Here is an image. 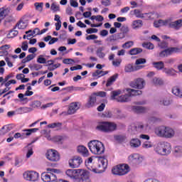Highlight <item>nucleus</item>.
Returning a JSON list of instances; mask_svg holds the SVG:
<instances>
[{"mask_svg":"<svg viewBox=\"0 0 182 182\" xmlns=\"http://www.w3.org/2000/svg\"><path fill=\"white\" fill-rule=\"evenodd\" d=\"M164 73H166L167 76H174L176 75V70L173 68H164Z\"/></svg>","mask_w":182,"mask_h":182,"instance_id":"72a5a7b5","label":"nucleus"},{"mask_svg":"<svg viewBox=\"0 0 182 182\" xmlns=\"http://www.w3.org/2000/svg\"><path fill=\"white\" fill-rule=\"evenodd\" d=\"M172 93L178 97H182V88L178 86L173 87L172 88Z\"/></svg>","mask_w":182,"mask_h":182,"instance_id":"bb28decb","label":"nucleus"},{"mask_svg":"<svg viewBox=\"0 0 182 182\" xmlns=\"http://www.w3.org/2000/svg\"><path fill=\"white\" fill-rule=\"evenodd\" d=\"M77 153H79V154H81L82 157H89V150L87 149V148H86V146L83 145H79L77 147Z\"/></svg>","mask_w":182,"mask_h":182,"instance_id":"f3484780","label":"nucleus"},{"mask_svg":"<svg viewBox=\"0 0 182 182\" xmlns=\"http://www.w3.org/2000/svg\"><path fill=\"white\" fill-rule=\"evenodd\" d=\"M119 77V74L115 73L114 75H112L109 78H108L107 83H106V87H109L114 83L115 80Z\"/></svg>","mask_w":182,"mask_h":182,"instance_id":"393cba45","label":"nucleus"},{"mask_svg":"<svg viewBox=\"0 0 182 182\" xmlns=\"http://www.w3.org/2000/svg\"><path fill=\"white\" fill-rule=\"evenodd\" d=\"M161 122V119L156 117H151L148 119V123L149 124H154V123H160Z\"/></svg>","mask_w":182,"mask_h":182,"instance_id":"e433bc0d","label":"nucleus"},{"mask_svg":"<svg viewBox=\"0 0 182 182\" xmlns=\"http://www.w3.org/2000/svg\"><path fill=\"white\" fill-rule=\"evenodd\" d=\"M144 182H160V181L156 179V178H148L145 180Z\"/></svg>","mask_w":182,"mask_h":182,"instance_id":"774afa93","label":"nucleus"},{"mask_svg":"<svg viewBox=\"0 0 182 182\" xmlns=\"http://www.w3.org/2000/svg\"><path fill=\"white\" fill-rule=\"evenodd\" d=\"M28 41L23 42L21 46V49L24 51H26L28 50Z\"/></svg>","mask_w":182,"mask_h":182,"instance_id":"69168bd1","label":"nucleus"},{"mask_svg":"<svg viewBox=\"0 0 182 182\" xmlns=\"http://www.w3.org/2000/svg\"><path fill=\"white\" fill-rule=\"evenodd\" d=\"M11 85H16V80H10L9 81H6V83L4 84V86H6V87H9Z\"/></svg>","mask_w":182,"mask_h":182,"instance_id":"bf43d9fd","label":"nucleus"},{"mask_svg":"<svg viewBox=\"0 0 182 182\" xmlns=\"http://www.w3.org/2000/svg\"><path fill=\"white\" fill-rule=\"evenodd\" d=\"M114 140L118 141V143H122V141H124V136L123 135H115L114 136Z\"/></svg>","mask_w":182,"mask_h":182,"instance_id":"603ef678","label":"nucleus"},{"mask_svg":"<svg viewBox=\"0 0 182 182\" xmlns=\"http://www.w3.org/2000/svg\"><path fill=\"white\" fill-rule=\"evenodd\" d=\"M68 163L70 167H72V168H77V167H80L82 163H83V159L79 156H75L72 159L69 160Z\"/></svg>","mask_w":182,"mask_h":182,"instance_id":"ddd939ff","label":"nucleus"},{"mask_svg":"<svg viewBox=\"0 0 182 182\" xmlns=\"http://www.w3.org/2000/svg\"><path fill=\"white\" fill-rule=\"evenodd\" d=\"M96 95H95L94 93H92L88 100V102L86 103L85 106L86 107L90 108L93 107L95 106V104L96 103Z\"/></svg>","mask_w":182,"mask_h":182,"instance_id":"4be33fe9","label":"nucleus"},{"mask_svg":"<svg viewBox=\"0 0 182 182\" xmlns=\"http://www.w3.org/2000/svg\"><path fill=\"white\" fill-rule=\"evenodd\" d=\"M46 157L49 160V161H59L60 160V155L59 152L55 149H49L46 154Z\"/></svg>","mask_w":182,"mask_h":182,"instance_id":"f8f14e48","label":"nucleus"},{"mask_svg":"<svg viewBox=\"0 0 182 182\" xmlns=\"http://www.w3.org/2000/svg\"><path fill=\"white\" fill-rule=\"evenodd\" d=\"M79 109H80V104L79 102H72L68 107V114H75Z\"/></svg>","mask_w":182,"mask_h":182,"instance_id":"dca6fc26","label":"nucleus"},{"mask_svg":"<svg viewBox=\"0 0 182 182\" xmlns=\"http://www.w3.org/2000/svg\"><path fill=\"white\" fill-rule=\"evenodd\" d=\"M88 147L92 154L100 156L105 153V144L99 140H92L88 142Z\"/></svg>","mask_w":182,"mask_h":182,"instance_id":"7ed1b4c3","label":"nucleus"},{"mask_svg":"<svg viewBox=\"0 0 182 182\" xmlns=\"http://www.w3.org/2000/svg\"><path fill=\"white\" fill-rule=\"evenodd\" d=\"M50 9L53 12H59V11H60V7L59 5H57L56 3H53Z\"/></svg>","mask_w":182,"mask_h":182,"instance_id":"49530a36","label":"nucleus"},{"mask_svg":"<svg viewBox=\"0 0 182 182\" xmlns=\"http://www.w3.org/2000/svg\"><path fill=\"white\" fill-rule=\"evenodd\" d=\"M101 4L103 6H110L112 5L110 0H102Z\"/></svg>","mask_w":182,"mask_h":182,"instance_id":"0e129e2a","label":"nucleus"},{"mask_svg":"<svg viewBox=\"0 0 182 182\" xmlns=\"http://www.w3.org/2000/svg\"><path fill=\"white\" fill-rule=\"evenodd\" d=\"M26 135L25 134V132H23V133H19L17 132L14 134V139H26Z\"/></svg>","mask_w":182,"mask_h":182,"instance_id":"3c124183","label":"nucleus"},{"mask_svg":"<svg viewBox=\"0 0 182 182\" xmlns=\"http://www.w3.org/2000/svg\"><path fill=\"white\" fill-rule=\"evenodd\" d=\"M92 161H93V159L92 157H90L87 159V161H85V165L89 168V167H93L92 166Z\"/></svg>","mask_w":182,"mask_h":182,"instance_id":"052dcab7","label":"nucleus"},{"mask_svg":"<svg viewBox=\"0 0 182 182\" xmlns=\"http://www.w3.org/2000/svg\"><path fill=\"white\" fill-rule=\"evenodd\" d=\"M142 19H144L145 21H150L151 19H154V12L144 13L142 16Z\"/></svg>","mask_w":182,"mask_h":182,"instance_id":"7c9ffc66","label":"nucleus"},{"mask_svg":"<svg viewBox=\"0 0 182 182\" xmlns=\"http://www.w3.org/2000/svg\"><path fill=\"white\" fill-rule=\"evenodd\" d=\"M173 154L176 157H181V156H182V146H176L174 148Z\"/></svg>","mask_w":182,"mask_h":182,"instance_id":"f704fd0d","label":"nucleus"},{"mask_svg":"<svg viewBox=\"0 0 182 182\" xmlns=\"http://www.w3.org/2000/svg\"><path fill=\"white\" fill-rule=\"evenodd\" d=\"M142 46L145 48V49H154V45L150 42L142 43Z\"/></svg>","mask_w":182,"mask_h":182,"instance_id":"c03bdc74","label":"nucleus"},{"mask_svg":"<svg viewBox=\"0 0 182 182\" xmlns=\"http://www.w3.org/2000/svg\"><path fill=\"white\" fill-rule=\"evenodd\" d=\"M48 127L49 129H55V130H60V129H62V123L60 122H54L52 124H49L48 125Z\"/></svg>","mask_w":182,"mask_h":182,"instance_id":"2f4dec72","label":"nucleus"},{"mask_svg":"<svg viewBox=\"0 0 182 182\" xmlns=\"http://www.w3.org/2000/svg\"><path fill=\"white\" fill-rule=\"evenodd\" d=\"M181 53V49L178 47H170L166 48L165 50L159 53V58H167V56H171L173 53Z\"/></svg>","mask_w":182,"mask_h":182,"instance_id":"9d476101","label":"nucleus"},{"mask_svg":"<svg viewBox=\"0 0 182 182\" xmlns=\"http://www.w3.org/2000/svg\"><path fill=\"white\" fill-rule=\"evenodd\" d=\"M34 6L36 7V11H38L39 12H42L43 11V3H35Z\"/></svg>","mask_w":182,"mask_h":182,"instance_id":"37998d69","label":"nucleus"},{"mask_svg":"<svg viewBox=\"0 0 182 182\" xmlns=\"http://www.w3.org/2000/svg\"><path fill=\"white\" fill-rule=\"evenodd\" d=\"M182 26V19H178L175 21H171L169 23V28H172L173 29H176V31H178V29L181 28Z\"/></svg>","mask_w":182,"mask_h":182,"instance_id":"412c9836","label":"nucleus"},{"mask_svg":"<svg viewBox=\"0 0 182 182\" xmlns=\"http://www.w3.org/2000/svg\"><path fill=\"white\" fill-rule=\"evenodd\" d=\"M109 73V71H102L97 70L95 73H92L93 77H102V76H105Z\"/></svg>","mask_w":182,"mask_h":182,"instance_id":"cd10ccee","label":"nucleus"},{"mask_svg":"<svg viewBox=\"0 0 182 182\" xmlns=\"http://www.w3.org/2000/svg\"><path fill=\"white\" fill-rule=\"evenodd\" d=\"M117 124L114 122H100L97 127L96 129L99 132H103L104 133H112L117 130Z\"/></svg>","mask_w":182,"mask_h":182,"instance_id":"423d86ee","label":"nucleus"},{"mask_svg":"<svg viewBox=\"0 0 182 182\" xmlns=\"http://www.w3.org/2000/svg\"><path fill=\"white\" fill-rule=\"evenodd\" d=\"M152 65L155 69L157 70H161V69H164V63L163 61L154 62Z\"/></svg>","mask_w":182,"mask_h":182,"instance_id":"c756f323","label":"nucleus"},{"mask_svg":"<svg viewBox=\"0 0 182 182\" xmlns=\"http://www.w3.org/2000/svg\"><path fill=\"white\" fill-rule=\"evenodd\" d=\"M159 47L161 49H167V48H168V44L166 41H162L159 43Z\"/></svg>","mask_w":182,"mask_h":182,"instance_id":"864d4df0","label":"nucleus"},{"mask_svg":"<svg viewBox=\"0 0 182 182\" xmlns=\"http://www.w3.org/2000/svg\"><path fill=\"white\" fill-rule=\"evenodd\" d=\"M38 130H39V129L33 128V129H23V132H25V135L26 136V137H28V136H31L32 133H36Z\"/></svg>","mask_w":182,"mask_h":182,"instance_id":"4c0bfd02","label":"nucleus"},{"mask_svg":"<svg viewBox=\"0 0 182 182\" xmlns=\"http://www.w3.org/2000/svg\"><path fill=\"white\" fill-rule=\"evenodd\" d=\"M18 28V29H26V26H28V24L22 21H20L18 23H16V28Z\"/></svg>","mask_w":182,"mask_h":182,"instance_id":"ea45409f","label":"nucleus"},{"mask_svg":"<svg viewBox=\"0 0 182 182\" xmlns=\"http://www.w3.org/2000/svg\"><path fill=\"white\" fill-rule=\"evenodd\" d=\"M174 136H176V131H174L171 127H166L164 137H165V139H173Z\"/></svg>","mask_w":182,"mask_h":182,"instance_id":"6ab92c4d","label":"nucleus"},{"mask_svg":"<svg viewBox=\"0 0 182 182\" xmlns=\"http://www.w3.org/2000/svg\"><path fill=\"white\" fill-rule=\"evenodd\" d=\"M133 45H134V43L133 41H128L122 45V48H126L127 49H129L132 48Z\"/></svg>","mask_w":182,"mask_h":182,"instance_id":"6e6d98bb","label":"nucleus"},{"mask_svg":"<svg viewBox=\"0 0 182 182\" xmlns=\"http://www.w3.org/2000/svg\"><path fill=\"white\" fill-rule=\"evenodd\" d=\"M73 62H75V60L72 58H65L63 60V63L65 65H70V63H73Z\"/></svg>","mask_w":182,"mask_h":182,"instance_id":"e2e57ef3","label":"nucleus"},{"mask_svg":"<svg viewBox=\"0 0 182 182\" xmlns=\"http://www.w3.org/2000/svg\"><path fill=\"white\" fill-rule=\"evenodd\" d=\"M132 28L133 29H140L143 26V21L142 20H134L132 21Z\"/></svg>","mask_w":182,"mask_h":182,"instance_id":"a878e982","label":"nucleus"},{"mask_svg":"<svg viewBox=\"0 0 182 182\" xmlns=\"http://www.w3.org/2000/svg\"><path fill=\"white\" fill-rule=\"evenodd\" d=\"M152 82H153L154 85H159L160 86H161V85H163V80H161L160 78L154 77L153 79Z\"/></svg>","mask_w":182,"mask_h":182,"instance_id":"5fc2aeb1","label":"nucleus"},{"mask_svg":"<svg viewBox=\"0 0 182 182\" xmlns=\"http://www.w3.org/2000/svg\"><path fill=\"white\" fill-rule=\"evenodd\" d=\"M153 147V143L151 141H146L142 144L143 149H151Z\"/></svg>","mask_w":182,"mask_h":182,"instance_id":"09e8293b","label":"nucleus"},{"mask_svg":"<svg viewBox=\"0 0 182 182\" xmlns=\"http://www.w3.org/2000/svg\"><path fill=\"white\" fill-rule=\"evenodd\" d=\"M146 85V81L143 78H136L131 82L132 87L135 89H143Z\"/></svg>","mask_w":182,"mask_h":182,"instance_id":"4468645a","label":"nucleus"},{"mask_svg":"<svg viewBox=\"0 0 182 182\" xmlns=\"http://www.w3.org/2000/svg\"><path fill=\"white\" fill-rule=\"evenodd\" d=\"M146 62V60L145 58H139L136 60L135 65H144Z\"/></svg>","mask_w":182,"mask_h":182,"instance_id":"680f3d73","label":"nucleus"},{"mask_svg":"<svg viewBox=\"0 0 182 182\" xmlns=\"http://www.w3.org/2000/svg\"><path fill=\"white\" fill-rule=\"evenodd\" d=\"M154 150L161 156H168L171 153V145L168 142H159L155 145Z\"/></svg>","mask_w":182,"mask_h":182,"instance_id":"39448f33","label":"nucleus"},{"mask_svg":"<svg viewBox=\"0 0 182 182\" xmlns=\"http://www.w3.org/2000/svg\"><path fill=\"white\" fill-rule=\"evenodd\" d=\"M129 144L133 149H137V147H140L141 146V141L137 138H134L131 139Z\"/></svg>","mask_w":182,"mask_h":182,"instance_id":"b1692460","label":"nucleus"},{"mask_svg":"<svg viewBox=\"0 0 182 182\" xmlns=\"http://www.w3.org/2000/svg\"><path fill=\"white\" fill-rule=\"evenodd\" d=\"M129 171H130V167L127 164L118 165L114 166L112 170V174L115 176H124L127 174Z\"/></svg>","mask_w":182,"mask_h":182,"instance_id":"6e6552de","label":"nucleus"},{"mask_svg":"<svg viewBox=\"0 0 182 182\" xmlns=\"http://www.w3.org/2000/svg\"><path fill=\"white\" fill-rule=\"evenodd\" d=\"M18 31L16 30H11L10 31L9 33L7 35V38L11 39L12 38H15V36H18Z\"/></svg>","mask_w":182,"mask_h":182,"instance_id":"79ce46f5","label":"nucleus"},{"mask_svg":"<svg viewBox=\"0 0 182 182\" xmlns=\"http://www.w3.org/2000/svg\"><path fill=\"white\" fill-rule=\"evenodd\" d=\"M23 178L26 181H38L39 180V173L36 171H26L23 173Z\"/></svg>","mask_w":182,"mask_h":182,"instance_id":"1a4fd4ad","label":"nucleus"},{"mask_svg":"<svg viewBox=\"0 0 182 182\" xmlns=\"http://www.w3.org/2000/svg\"><path fill=\"white\" fill-rule=\"evenodd\" d=\"M47 171L41 174V178L45 182L56 181L58 180L56 174H60V170L56 168H48Z\"/></svg>","mask_w":182,"mask_h":182,"instance_id":"20e7f679","label":"nucleus"},{"mask_svg":"<svg viewBox=\"0 0 182 182\" xmlns=\"http://www.w3.org/2000/svg\"><path fill=\"white\" fill-rule=\"evenodd\" d=\"M65 139H66V137L62 136L60 135H57L53 137V141L54 143H58V144H62V143H63V141H65Z\"/></svg>","mask_w":182,"mask_h":182,"instance_id":"c85d7f7f","label":"nucleus"},{"mask_svg":"<svg viewBox=\"0 0 182 182\" xmlns=\"http://www.w3.org/2000/svg\"><path fill=\"white\" fill-rule=\"evenodd\" d=\"M97 28H88L86 30L87 33H97Z\"/></svg>","mask_w":182,"mask_h":182,"instance_id":"338daca9","label":"nucleus"},{"mask_svg":"<svg viewBox=\"0 0 182 182\" xmlns=\"http://www.w3.org/2000/svg\"><path fill=\"white\" fill-rule=\"evenodd\" d=\"M14 129V125L12 124H8L4 126L0 130V136H4V134H6L8 132H11Z\"/></svg>","mask_w":182,"mask_h":182,"instance_id":"5701e85b","label":"nucleus"},{"mask_svg":"<svg viewBox=\"0 0 182 182\" xmlns=\"http://www.w3.org/2000/svg\"><path fill=\"white\" fill-rule=\"evenodd\" d=\"M37 63L41 64L46 63V58H43V55H41L37 58Z\"/></svg>","mask_w":182,"mask_h":182,"instance_id":"4d7b16f0","label":"nucleus"},{"mask_svg":"<svg viewBox=\"0 0 182 182\" xmlns=\"http://www.w3.org/2000/svg\"><path fill=\"white\" fill-rule=\"evenodd\" d=\"M166 126H160L155 128L154 133L158 137H164Z\"/></svg>","mask_w":182,"mask_h":182,"instance_id":"aec40b11","label":"nucleus"},{"mask_svg":"<svg viewBox=\"0 0 182 182\" xmlns=\"http://www.w3.org/2000/svg\"><path fill=\"white\" fill-rule=\"evenodd\" d=\"M134 14L135 15L136 18H139L140 19H143L144 14L140 11L139 9H135L134 11Z\"/></svg>","mask_w":182,"mask_h":182,"instance_id":"8fccbe9b","label":"nucleus"},{"mask_svg":"<svg viewBox=\"0 0 182 182\" xmlns=\"http://www.w3.org/2000/svg\"><path fill=\"white\" fill-rule=\"evenodd\" d=\"M129 161L130 163H134V164H139L143 161V157L139 154H134L128 157Z\"/></svg>","mask_w":182,"mask_h":182,"instance_id":"2eb2a0df","label":"nucleus"},{"mask_svg":"<svg viewBox=\"0 0 182 182\" xmlns=\"http://www.w3.org/2000/svg\"><path fill=\"white\" fill-rule=\"evenodd\" d=\"M143 65H138L134 67L133 66V64H128L124 67V72H126V73H131V72H135V70L143 69Z\"/></svg>","mask_w":182,"mask_h":182,"instance_id":"a211bd4d","label":"nucleus"},{"mask_svg":"<svg viewBox=\"0 0 182 182\" xmlns=\"http://www.w3.org/2000/svg\"><path fill=\"white\" fill-rule=\"evenodd\" d=\"M132 110L134 113H144L146 112V108L140 106H133Z\"/></svg>","mask_w":182,"mask_h":182,"instance_id":"473e14b6","label":"nucleus"},{"mask_svg":"<svg viewBox=\"0 0 182 182\" xmlns=\"http://www.w3.org/2000/svg\"><path fill=\"white\" fill-rule=\"evenodd\" d=\"M149 129V124L140 122L136 126H133L131 127L132 134H136L137 133H144L147 132Z\"/></svg>","mask_w":182,"mask_h":182,"instance_id":"9b49d317","label":"nucleus"},{"mask_svg":"<svg viewBox=\"0 0 182 182\" xmlns=\"http://www.w3.org/2000/svg\"><path fill=\"white\" fill-rule=\"evenodd\" d=\"M65 174L73 182H92L89 173L85 169H68Z\"/></svg>","mask_w":182,"mask_h":182,"instance_id":"f03ea898","label":"nucleus"},{"mask_svg":"<svg viewBox=\"0 0 182 182\" xmlns=\"http://www.w3.org/2000/svg\"><path fill=\"white\" fill-rule=\"evenodd\" d=\"M94 96H97L99 97H106L107 93L105 91H99L97 92H93Z\"/></svg>","mask_w":182,"mask_h":182,"instance_id":"de8ad7c7","label":"nucleus"},{"mask_svg":"<svg viewBox=\"0 0 182 182\" xmlns=\"http://www.w3.org/2000/svg\"><path fill=\"white\" fill-rule=\"evenodd\" d=\"M141 52H143V49L140 48H132L129 50V55L133 56L134 55H139V53H141Z\"/></svg>","mask_w":182,"mask_h":182,"instance_id":"c9c22d12","label":"nucleus"},{"mask_svg":"<svg viewBox=\"0 0 182 182\" xmlns=\"http://www.w3.org/2000/svg\"><path fill=\"white\" fill-rule=\"evenodd\" d=\"M160 105H163L164 106H170V105H171V100L168 97L164 98L160 101Z\"/></svg>","mask_w":182,"mask_h":182,"instance_id":"58836bf2","label":"nucleus"},{"mask_svg":"<svg viewBox=\"0 0 182 182\" xmlns=\"http://www.w3.org/2000/svg\"><path fill=\"white\" fill-rule=\"evenodd\" d=\"M121 63H122V59L120 58H117L115 60L112 61V65L113 66H115V68H119Z\"/></svg>","mask_w":182,"mask_h":182,"instance_id":"13d9d810","label":"nucleus"},{"mask_svg":"<svg viewBox=\"0 0 182 182\" xmlns=\"http://www.w3.org/2000/svg\"><path fill=\"white\" fill-rule=\"evenodd\" d=\"M107 168V159L106 158H100L98 159V168L88 167V170L93 173H103Z\"/></svg>","mask_w":182,"mask_h":182,"instance_id":"0eeeda50","label":"nucleus"},{"mask_svg":"<svg viewBox=\"0 0 182 182\" xmlns=\"http://www.w3.org/2000/svg\"><path fill=\"white\" fill-rule=\"evenodd\" d=\"M127 92H128V94L119 96V95H121L122 91H112L111 92L110 99L111 100H116V102L119 103H127V102H130L132 100L130 98L133 97V96H140V95L142 93L141 90H135L133 89H127Z\"/></svg>","mask_w":182,"mask_h":182,"instance_id":"f257e3e1","label":"nucleus"},{"mask_svg":"<svg viewBox=\"0 0 182 182\" xmlns=\"http://www.w3.org/2000/svg\"><path fill=\"white\" fill-rule=\"evenodd\" d=\"M35 35V36H33ZM38 35H41V30L39 28H36L31 34L27 35V38H31V36H36Z\"/></svg>","mask_w":182,"mask_h":182,"instance_id":"a18cd8bd","label":"nucleus"},{"mask_svg":"<svg viewBox=\"0 0 182 182\" xmlns=\"http://www.w3.org/2000/svg\"><path fill=\"white\" fill-rule=\"evenodd\" d=\"M103 50H105V48L103 47H100L97 50V55L99 56V58H105L106 55L103 53Z\"/></svg>","mask_w":182,"mask_h":182,"instance_id":"a19ab883","label":"nucleus"}]
</instances>
